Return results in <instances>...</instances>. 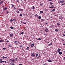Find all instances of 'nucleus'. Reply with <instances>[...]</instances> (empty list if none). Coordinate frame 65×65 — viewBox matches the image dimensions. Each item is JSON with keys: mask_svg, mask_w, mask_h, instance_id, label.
I'll return each mask as SVG.
<instances>
[{"mask_svg": "<svg viewBox=\"0 0 65 65\" xmlns=\"http://www.w3.org/2000/svg\"><path fill=\"white\" fill-rule=\"evenodd\" d=\"M19 10L20 11H23L24 10L23 9H19Z\"/></svg>", "mask_w": 65, "mask_h": 65, "instance_id": "9b49d317", "label": "nucleus"}, {"mask_svg": "<svg viewBox=\"0 0 65 65\" xmlns=\"http://www.w3.org/2000/svg\"><path fill=\"white\" fill-rule=\"evenodd\" d=\"M41 39L40 38H39L38 39V40H40Z\"/></svg>", "mask_w": 65, "mask_h": 65, "instance_id": "e433bc0d", "label": "nucleus"}, {"mask_svg": "<svg viewBox=\"0 0 65 65\" xmlns=\"http://www.w3.org/2000/svg\"><path fill=\"white\" fill-rule=\"evenodd\" d=\"M59 55H62V52H59Z\"/></svg>", "mask_w": 65, "mask_h": 65, "instance_id": "4468645a", "label": "nucleus"}, {"mask_svg": "<svg viewBox=\"0 0 65 65\" xmlns=\"http://www.w3.org/2000/svg\"><path fill=\"white\" fill-rule=\"evenodd\" d=\"M57 26H60V23L59 22H58L57 23Z\"/></svg>", "mask_w": 65, "mask_h": 65, "instance_id": "0eeeda50", "label": "nucleus"}, {"mask_svg": "<svg viewBox=\"0 0 65 65\" xmlns=\"http://www.w3.org/2000/svg\"><path fill=\"white\" fill-rule=\"evenodd\" d=\"M3 62H4V61H0V63H3Z\"/></svg>", "mask_w": 65, "mask_h": 65, "instance_id": "a878e982", "label": "nucleus"}, {"mask_svg": "<svg viewBox=\"0 0 65 65\" xmlns=\"http://www.w3.org/2000/svg\"><path fill=\"white\" fill-rule=\"evenodd\" d=\"M13 21L14 22H15V21H16V19H13Z\"/></svg>", "mask_w": 65, "mask_h": 65, "instance_id": "cd10ccee", "label": "nucleus"}, {"mask_svg": "<svg viewBox=\"0 0 65 65\" xmlns=\"http://www.w3.org/2000/svg\"><path fill=\"white\" fill-rule=\"evenodd\" d=\"M7 9V7H5V8L3 9V11H5V10H6Z\"/></svg>", "mask_w": 65, "mask_h": 65, "instance_id": "7ed1b4c3", "label": "nucleus"}, {"mask_svg": "<svg viewBox=\"0 0 65 65\" xmlns=\"http://www.w3.org/2000/svg\"><path fill=\"white\" fill-rule=\"evenodd\" d=\"M41 22H43V21H44V20L43 19H41Z\"/></svg>", "mask_w": 65, "mask_h": 65, "instance_id": "412c9836", "label": "nucleus"}, {"mask_svg": "<svg viewBox=\"0 0 65 65\" xmlns=\"http://www.w3.org/2000/svg\"><path fill=\"white\" fill-rule=\"evenodd\" d=\"M3 42V40H0V42Z\"/></svg>", "mask_w": 65, "mask_h": 65, "instance_id": "ea45409f", "label": "nucleus"}, {"mask_svg": "<svg viewBox=\"0 0 65 65\" xmlns=\"http://www.w3.org/2000/svg\"><path fill=\"white\" fill-rule=\"evenodd\" d=\"M41 16H39V17L38 19H41Z\"/></svg>", "mask_w": 65, "mask_h": 65, "instance_id": "c756f323", "label": "nucleus"}, {"mask_svg": "<svg viewBox=\"0 0 65 65\" xmlns=\"http://www.w3.org/2000/svg\"><path fill=\"white\" fill-rule=\"evenodd\" d=\"M43 3H41L40 5L41 6H42V5H43Z\"/></svg>", "mask_w": 65, "mask_h": 65, "instance_id": "393cba45", "label": "nucleus"}, {"mask_svg": "<svg viewBox=\"0 0 65 65\" xmlns=\"http://www.w3.org/2000/svg\"><path fill=\"white\" fill-rule=\"evenodd\" d=\"M34 38H35V37H33L32 39H34Z\"/></svg>", "mask_w": 65, "mask_h": 65, "instance_id": "8fccbe9b", "label": "nucleus"}, {"mask_svg": "<svg viewBox=\"0 0 65 65\" xmlns=\"http://www.w3.org/2000/svg\"><path fill=\"white\" fill-rule=\"evenodd\" d=\"M17 2H19V0H18L17 1Z\"/></svg>", "mask_w": 65, "mask_h": 65, "instance_id": "4d7b16f0", "label": "nucleus"}, {"mask_svg": "<svg viewBox=\"0 0 65 65\" xmlns=\"http://www.w3.org/2000/svg\"><path fill=\"white\" fill-rule=\"evenodd\" d=\"M6 13H9V11H7L6 12Z\"/></svg>", "mask_w": 65, "mask_h": 65, "instance_id": "a19ab883", "label": "nucleus"}, {"mask_svg": "<svg viewBox=\"0 0 65 65\" xmlns=\"http://www.w3.org/2000/svg\"><path fill=\"white\" fill-rule=\"evenodd\" d=\"M5 58H6V59H7V57L6 56L5 57Z\"/></svg>", "mask_w": 65, "mask_h": 65, "instance_id": "052dcab7", "label": "nucleus"}, {"mask_svg": "<svg viewBox=\"0 0 65 65\" xmlns=\"http://www.w3.org/2000/svg\"><path fill=\"white\" fill-rule=\"evenodd\" d=\"M19 41H15L14 42V43H19Z\"/></svg>", "mask_w": 65, "mask_h": 65, "instance_id": "f8f14e48", "label": "nucleus"}, {"mask_svg": "<svg viewBox=\"0 0 65 65\" xmlns=\"http://www.w3.org/2000/svg\"><path fill=\"white\" fill-rule=\"evenodd\" d=\"M39 55V54H38V53H37L36 54V56H38Z\"/></svg>", "mask_w": 65, "mask_h": 65, "instance_id": "473e14b6", "label": "nucleus"}, {"mask_svg": "<svg viewBox=\"0 0 65 65\" xmlns=\"http://www.w3.org/2000/svg\"><path fill=\"white\" fill-rule=\"evenodd\" d=\"M10 37H12L13 36V34H11L10 35Z\"/></svg>", "mask_w": 65, "mask_h": 65, "instance_id": "ddd939ff", "label": "nucleus"}, {"mask_svg": "<svg viewBox=\"0 0 65 65\" xmlns=\"http://www.w3.org/2000/svg\"><path fill=\"white\" fill-rule=\"evenodd\" d=\"M19 65H22V63H20L19 64Z\"/></svg>", "mask_w": 65, "mask_h": 65, "instance_id": "bf43d9fd", "label": "nucleus"}, {"mask_svg": "<svg viewBox=\"0 0 65 65\" xmlns=\"http://www.w3.org/2000/svg\"><path fill=\"white\" fill-rule=\"evenodd\" d=\"M43 35H47V34H43Z\"/></svg>", "mask_w": 65, "mask_h": 65, "instance_id": "3c124183", "label": "nucleus"}, {"mask_svg": "<svg viewBox=\"0 0 65 65\" xmlns=\"http://www.w3.org/2000/svg\"><path fill=\"white\" fill-rule=\"evenodd\" d=\"M49 8H53V7L52 6H51V7H49Z\"/></svg>", "mask_w": 65, "mask_h": 65, "instance_id": "c03bdc74", "label": "nucleus"}, {"mask_svg": "<svg viewBox=\"0 0 65 65\" xmlns=\"http://www.w3.org/2000/svg\"><path fill=\"white\" fill-rule=\"evenodd\" d=\"M20 16L21 17H22V16H23V15H22V14H20Z\"/></svg>", "mask_w": 65, "mask_h": 65, "instance_id": "09e8293b", "label": "nucleus"}, {"mask_svg": "<svg viewBox=\"0 0 65 65\" xmlns=\"http://www.w3.org/2000/svg\"><path fill=\"white\" fill-rule=\"evenodd\" d=\"M6 48H3V50H6Z\"/></svg>", "mask_w": 65, "mask_h": 65, "instance_id": "864d4df0", "label": "nucleus"}, {"mask_svg": "<svg viewBox=\"0 0 65 65\" xmlns=\"http://www.w3.org/2000/svg\"><path fill=\"white\" fill-rule=\"evenodd\" d=\"M59 3H62V0H60L59 1Z\"/></svg>", "mask_w": 65, "mask_h": 65, "instance_id": "2eb2a0df", "label": "nucleus"}, {"mask_svg": "<svg viewBox=\"0 0 65 65\" xmlns=\"http://www.w3.org/2000/svg\"><path fill=\"white\" fill-rule=\"evenodd\" d=\"M40 54H39V55L38 57V58H39V57H40Z\"/></svg>", "mask_w": 65, "mask_h": 65, "instance_id": "49530a36", "label": "nucleus"}, {"mask_svg": "<svg viewBox=\"0 0 65 65\" xmlns=\"http://www.w3.org/2000/svg\"><path fill=\"white\" fill-rule=\"evenodd\" d=\"M55 31H58V30L57 29H56L55 30Z\"/></svg>", "mask_w": 65, "mask_h": 65, "instance_id": "37998d69", "label": "nucleus"}, {"mask_svg": "<svg viewBox=\"0 0 65 65\" xmlns=\"http://www.w3.org/2000/svg\"><path fill=\"white\" fill-rule=\"evenodd\" d=\"M34 46V43L33 44H31L30 45V46H31V47H33V46Z\"/></svg>", "mask_w": 65, "mask_h": 65, "instance_id": "423d86ee", "label": "nucleus"}, {"mask_svg": "<svg viewBox=\"0 0 65 65\" xmlns=\"http://www.w3.org/2000/svg\"><path fill=\"white\" fill-rule=\"evenodd\" d=\"M41 27H43V26H42V25L41 26Z\"/></svg>", "mask_w": 65, "mask_h": 65, "instance_id": "774afa93", "label": "nucleus"}, {"mask_svg": "<svg viewBox=\"0 0 65 65\" xmlns=\"http://www.w3.org/2000/svg\"><path fill=\"white\" fill-rule=\"evenodd\" d=\"M15 60L16 61H17V58H15Z\"/></svg>", "mask_w": 65, "mask_h": 65, "instance_id": "f704fd0d", "label": "nucleus"}, {"mask_svg": "<svg viewBox=\"0 0 65 65\" xmlns=\"http://www.w3.org/2000/svg\"><path fill=\"white\" fill-rule=\"evenodd\" d=\"M63 35V36H65V35L63 34V35Z\"/></svg>", "mask_w": 65, "mask_h": 65, "instance_id": "338daca9", "label": "nucleus"}, {"mask_svg": "<svg viewBox=\"0 0 65 65\" xmlns=\"http://www.w3.org/2000/svg\"><path fill=\"white\" fill-rule=\"evenodd\" d=\"M3 59H4V58H5V57L3 56Z\"/></svg>", "mask_w": 65, "mask_h": 65, "instance_id": "5fc2aeb1", "label": "nucleus"}, {"mask_svg": "<svg viewBox=\"0 0 65 65\" xmlns=\"http://www.w3.org/2000/svg\"><path fill=\"white\" fill-rule=\"evenodd\" d=\"M10 22H12V21H13V20L11 19L10 20Z\"/></svg>", "mask_w": 65, "mask_h": 65, "instance_id": "58836bf2", "label": "nucleus"}, {"mask_svg": "<svg viewBox=\"0 0 65 65\" xmlns=\"http://www.w3.org/2000/svg\"><path fill=\"white\" fill-rule=\"evenodd\" d=\"M23 46V45H20V47H22Z\"/></svg>", "mask_w": 65, "mask_h": 65, "instance_id": "c85d7f7f", "label": "nucleus"}, {"mask_svg": "<svg viewBox=\"0 0 65 65\" xmlns=\"http://www.w3.org/2000/svg\"><path fill=\"white\" fill-rule=\"evenodd\" d=\"M52 11H55L56 10L55 9H53L52 10Z\"/></svg>", "mask_w": 65, "mask_h": 65, "instance_id": "2f4dec72", "label": "nucleus"}, {"mask_svg": "<svg viewBox=\"0 0 65 65\" xmlns=\"http://www.w3.org/2000/svg\"><path fill=\"white\" fill-rule=\"evenodd\" d=\"M16 12L17 13H20V11H19V10H16Z\"/></svg>", "mask_w": 65, "mask_h": 65, "instance_id": "9d476101", "label": "nucleus"}, {"mask_svg": "<svg viewBox=\"0 0 65 65\" xmlns=\"http://www.w3.org/2000/svg\"><path fill=\"white\" fill-rule=\"evenodd\" d=\"M9 47H11V44H10L9 45Z\"/></svg>", "mask_w": 65, "mask_h": 65, "instance_id": "7c9ffc66", "label": "nucleus"}, {"mask_svg": "<svg viewBox=\"0 0 65 65\" xmlns=\"http://www.w3.org/2000/svg\"><path fill=\"white\" fill-rule=\"evenodd\" d=\"M65 4V3H64L61 6H62V5H64V4Z\"/></svg>", "mask_w": 65, "mask_h": 65, "instance_id": "0e129e2a", "label": "nucleus"}, {"mask_svg": "<svg viewBox=\"0 0 65 65\" xmlns=\"http://www.w3.org/2000/svg\"><path fill=\"white\" fill-rule=\"evenodd\" d=\"M35 58H37V56H35Z\"/></svg>", "mask_w": 65, "mask_h": 65, "instance_id": "69168bd1", "label": "nucleus"}, {"mask_svg": "<svg viewBox=\"0 0 65 65\" xmlns=\"http://www.w3.org/2000/svg\"><path fill=\"white\" fill-rule=\"evenodd\" d=\"M10 28L11 29H14V28L12 26L10 27Z\"/></svg>", "mask_w": 65, "mask_h": 65, "instance_id": "b1692460", "label": "nucleus"}, {"mask_svg": "<svg viewBox=\"0 0 65 65\" xmlns=\"http://www.w3.org/2000/svg\"><path fill=\"white\" fill-rule=\"evenodd\" d=\"M60 39L61 40H62V41H64V40H63V39Z\"/></svg>", "mask_w": 65, "mask_h": 65, "instance_id": "79ce46f5", "label": "nucleus"}, {"mask_svg": "<svg viewBox=\"0 0 65 65\" xmlns=\"http://www.w3.org/2000/svg\"><path fill=\"white\" fill-rule=\"evenodd\" d=\"M60 51H61V49L59 48H58V49L57 50L58 53V52H60Z\"/></svg>", "mask_w": 65, "mask_h": 65, "instance_id": "1a4fd4ad", "label": "nucleus"}, {"mask_svg": "<svg viewBox=\"0 0 65 65\" xmlns=\"http://www.w3.org/2000/svg\"><path fill=\"white\" fill-rule=\"evenodd\" d=\"M51 58H52L53 59H55V58L54 57H52Z\"/></svg>", "mask_w": 65, "mask_h": 65, "instance_id": "6e6d98bb", "label": "nucleus"}, {"mask_svg": "<svg viewBox=\"0 0 65 65\" xmlns=\"http://www.w3.org/2000/svg\"><path fill=\"white\" fill-rule=\"evenodd\" d=\"M45 31L47 32H48V29H47V28H46V29L45 30Z\"/></svg>", "mask_w": 65, "mask_h": 65, "instance_id": "dca6fc26", "label": "nucleus"}, {"mask_svg": "<svg viewBox=\"0 0 65 65\" xmlns=\"http://www.w3.org/2000/svg\"><path fill=\"white\" fill-rule=\"evenodd\" d=\"M4 62H5V63H7V62L6 61H4Z\"/></svg>", "mask_w": 65, "mask_h": 65, "instance_id": "e2e57ef3", "label": "nucleus"}, {"mask_svg": "<svg viewBox=\"0 0 65 65\" xmlns=\"http://www.w3.org/2000/svg\"><path fill=\"white\" fill-rule=\"evenodd\" d=\"M14 9H16V8L15 7H14Z\"/></svg>", "mask_w": 65, "mask_h": 65, "instance_id": "680f3d73", "label": "nucleus"}, {"mask_svg": "<svg viewBox=\"0 0 65 65\" xmlns=\"http://www.w3.org/2000/svg\"><path fill=\"white\" fill-rule=\"evenodd\" d=\"M45 11H46V12H47V11H48V10H47V9H45Z\"/></svg>", "mask_w": 65, "mask_h": 65, "instance_id": "aec40b11", "label": "nucleus"}, {"mask_svg": "<svg viewBox=\"0 0 65 65\" xmlns=\"http://www.w3.org/2000/svg\"><path fill=\"white\" fill-rule=\"evenodd\" d=\"M29 49H30V48H29V47H27V48H26V49L27 50H29Z\"/></svg>", "mask_w": 65, "mask_h": 65, "instance_id": "f3484780", "label": "nucleus"}, {"mask_svg": "<svg viewBox=\"0 0 65 65\" xmlns=\"http://www.w3.org/2000/svg\"><path fill=\"white\" fill-rule=\"evenodd\" d=\"M47 61H48V62H52V61H53V60H51V59H49V60H47Z\"/></svg>", "mask_w": 65, "mask_h": 65, "instance_id": "39448f33", "label": "nucleus"}, {"mask_svg": "<svg viewBox=\"0 0 65 65\" xmlns=\"http://www.w3.org/2000/svg\"><path fill=\"white\" fill-rule=\"evenodd\" d=\"M31 56H32V57H34V56H35V54H34V53H31Z\"/></svg>", "mask_w": 65, "mask_h": 65, "instance_id": "f03ea898", "label": "nucleus"}, {"mask_svg": "<svg viewBox=\"0 0 65 65\" xmlns=\"http://www.w3.org/2000/svg\"><path fill=\"white\" fill-rule=\"evenodd\" d=\"M24 32H22L21 33V34H24Z\"/></svg>", "mask_w": 65, "mask_h": 65, "instance_id": "a18cd8bd", "label": "nucleus"}, {"mask_svg": "<svg viewBox=\"0 0 65 65\" xmlns=\"http://www.w3.org/2000/svg\"><path fill=\"white\" fill-rule=\"evenodd\" d=\"M53 3L52 2H50V4H51V5H53Z\"/></svg>", "mask_w": 65, "mask_h": 65, "instance_id": "4be33fe9", "label": "nucleus"}, {"mask_svg": "<svg viewBox=\"0 0 65 65\" xmlns=\"http://www.w3.org/2000/svg\"><path fill=\"white\" fill-rule=\"evenodd\" d=\"M40 13H43V12L42 11H41L40 12Z\"/></svg>", "mask_w": 65, "mask_h": 65, "instance_id": "6ab92c4d", "label": "nucleus"}, {"mask_svg": "<svg viewBox=\"0 0 65 65\" xmlns=\"http://www.w3.org/2000/svg\"><path fill=\"white\" fill-rule=\"evenodd\" d=\"M49 23L46 22V23H45V25H47V24H48Z\"/></svg>", "mask_w": 65, "mask_h": 65, "instance_id": "c9c22d12", "label": "nucleus"}, {"mask_svg": "<svg viewBox=\"0 0 65 65\" xmlns=\"http://www.w3.org/2000/svg\"><path fill=\"white\" fill-rule=\"evenodd\" d=\"M7 41L8 42H9V41L8 40H7Z\"/></svg>", "mask_w": 65, "mask_h": 65, "instance_id": "de8ad7c7", "label": "nucleus"}, {"mask_svg": "<svg viewBox=\"0 0 65 65\" xmlns=\"http://www.w3.org/2000/svg\"><path fill=\"white\" fill-rule=\"evenodd\" d=\"M31 9H32L33 10H34L35 8V7L34 6H33L31 7Z\"/></svg>", "mask_w": 65, "mask_h": 65, "instance_id": "6e6552de", "label": "nucleus"}, {"mask_svg": "<svg viewBox=\"0 0 65 65\" xmlns=\"http://www.w3.org/2000/svg\"><path fill=\"white\" fill-rule=\"evenodd\" d=\"M35 18H36L37 19V18H38V15H37V14H36L35 15Z\"/></svg>", "mask_w": 65, "mask_h": 65, "instance_id": "20e7f679", "label": "nucleus"}, {"mask_svg": "<svg viewBox=\"0 0 65 65\" xmlns=\"http://www.w3.org/2000/svg\"><path fill=\"white\" fill-rule=\"evenodd\" d=\"M26 23H24V22H23V25H24V24H26Z\"/></svg>", "mask_w": 65, "mask_h": 65, "instance_id": "603ef678", "label": "nucleus"}, {"mask_svg": "<svg viewBox=\"0 0 65 65\" xmlns=\"http://www.w3.org/2000/svg\"><path fill=\"white\" fill-rule=\"evenodd\" d=\"M3 1H1L0 3V5H1V4H2V3H3Z\"/></svg>", "mask_w": 65, "mask_h": 65, "instance_id": "5701e85b", "label": "nucleus"}, {"mask_svg": "<svg viewBox=\"0 0 65 65\" xmlns=\"http://www.w3.org/2000/svg\"><path fill=\"white\" fill-rule=\"evenodd\" d=\"M51 28H53V27H54V26H50V28H51Z\"/></svg>", "mask_w": 65, "mask_h": 65, "instance_id": "72a5a7b5", "label": "nucleus"}, {"mask_svg": "<svg viewBox=\"0 0 65 65\" xmlns=\"http://www.w3.org/2000/svg\"><path fill=\"white\" fill-rule=\"evenodd\" d=\"M10 61L12 62H15V60H14V59L13 58H11L10 60Z\"/></svg>", "mask_w": 65, "mask_h": 65, "instance_id": "f257e3e1", "label": "nucleus"}, {"mask_svg": "<svg viewBox=\"0 0 65 65\" xmlns=\"http://www.w3.org/2000/svg\"><path fill=\"white\" fill-rule=\"evenodd\" d=\"M11 5L12 6V7H14V5H13V4H12Z\"/></svg>", "mask_w": 65, "mask_h": 65, "instance_id": "bb28decb", "label": "nucleus"}, {"mask_svg": "<svg viewBox=\"0 0 65 65\" xmlns=\"http://www.w3.org/2000/svg\"><path fill=\"white\" fill-rule=\"evenodd\" d=\"M52 45V43H51V44H50L48 45V46H51V45Z\"/></svg>", "mask_w": 65, "mask_h": 65, "instance_id": "a211bd4d", "label": "nucleus"}, {"mask_svg": "<svg viewBox=\"0 0 65 65\" xmlns=\"http://www.w3.org/2000/svg\"><path fill=\"white\" fill-rule=\"evenodd\" d=\"M2 60V59H0V61H1Z\"/></svg>", "mask_w": 65, "mask_h": 65, "instance_id": "13d9d810", "label": "nucleus"}, {"mask_svg": "<svg viewBox=\"0 0 65 65\" xmlns=\"http://www.w3.org/2000/svg\"><path fill=\"white\" fill-rule=\"evenodd\" d=\"M61 1H62V3H63L64 2V0H62Z\"/></svg>", "mask_w": 65, "mask_h": 65, "instance_id": "4c0bfd02", "label": "nucleus"}]
</instances>
